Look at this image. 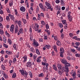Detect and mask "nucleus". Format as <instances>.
Instances as JSON below:
<instances>
[{
	"label": "nucleus",
	"instance_id": "f257e3e1",
	"mask_svg": "<svg viewBox=\"0 0 80 80\" xmlns=\"http://www.w3.org/2000/svg\"><path fill=\"white\" fill-rule=\"evenodd\" d=\"M63 70H64L65 72H66V75L67 76H68V67L65 68V67H63L62 68Z\"/></svg>",
	"mask_w": 80,
	"mask_h": 80
},
{
	"label": "nucleus",
	"instance_id": "f03ea898",
	"mask_svg": "<svg viewBox=\"0 0 80 80\" xmlns=\"http://www.w3.org/2000/svg\"><path fill=\"white\" fill-rule=\"evenodd\" d=\"M32 28L33 29L35 28V31H38V28H39V25L37 23H36L35 27H33V26H32Z\"/></svg>",
	"mask_w": 80,
	"mask_h": 80
},
{
	"label": "nucleus",
	"instance_id": "7ed1b4c3",
	"mask_svg": "<svg viewBox=\"0 0 80 80\" xmlns=\"http://www.w3.org/2000/svg\"><path fill=\"white\" fill-rule=\"evenodd\" d=\"M19 30H18V25L16 24L15 25V29H14V33L17 34V32H18Z\"/></svg>",
	"mask_w": 80,
	"mask_h": 80
},
{
	"label": "nucleus",
	"instance_id": "20e7f679",
	"mask_svg": "<svg viewBox=\"0 0 80 80\" xmlns=\"http://www.w3.org/2000/svg\"><path fill=\"white\" fill-rule=\"evenodd\" d=\"M22 60L23 62H26L27 61V56H25L22 57Z\"/></svg>",
	"mask_w": 80,
	"mask_h": 80
},
{
	"label": "nucleus",
	"instance_id": "39448f33",
	"mask_svg": "<svg viewBox=\"0 0 80 80\" xmlns=\"http://www.w3.org/2000/svg\"><path fill=\"white\" fill-rule=\"evenodd\" d=\"M42 65H43L44 66H46V70H48V63H45L44 62H42Z\"/></svg>",
	"mask_w": 80,
	"mask_h": 80
},
{
	"label": "nucleus",
	"instance_id": "423d86ee",
	"mask_svg": "<svg viewBox=\"0 0 80 80\" xmlns=\"http://www.w3.org/2000/svg\"><path fill=\"white\" fill-rule=\"evenodd\" d=\"M17 24L18 25L19 28H22V22L20 20H19Z\"/></svg>",
	"mask_w": 80,
	"mask_h": 80
},
{
	"label": "nucleus",
	"instance_id": "0eeeda50",
	"mask_svg": "<svg viewBox=\"0 0 80 80\" xmlns=\"http://www.w3.org/2000/svg\"><path fill=\"white\" fill-rule=\"evenodd\" d=\"M32 65V62H28L26 63V66L27 67H30Z\"/></svg>",
	"mask_w": 80,
	"mask_h": 80
},
{
	"label": "nucleus",
	"instance_id": "6e6552de",
	"mask_svg": "<svg viewBox=\"0 0 80 80\" xmlns=\"http://www.w3.org/2000/svg\"><path fill=\"white\" fill-rule=\"evenodd\" d=\"M8 16L10 18H11V19L12 20H15V18H14V17H13V16L10 14H8Z\"/></svg>",
	"mask_w": 80,
	"mask_h": 80
},
{
	"label": "nucleus",
	"instance_id": "1a4fd4ad",
	"mask_svg": "<svg viewBox=\"0 0 80 80\" xmlns=\"http://www.w3.org/2000/svg\"><path fill=\"white\" fill-rule=\"evenodd\" d=\"M32 44L34 47H38L39 45L38 42H34Z\"/></svg>",
	"mask_w": 80,
	"mask_h": 80
},
{
	"label": "nucleus",
	"instance_id": "9d476101",
	"mask_svg": "<svg viewBox=\"0 0 80 80\" xmlns=\"http://www.w3.org/2000/svg\"><path fill=\"white\" fill-rule=\"evenodd\" d=\"M20 10L22 12H25L26 9L24 7H22L20 8Z\"/></svg>",
	"mask_w": 80,
	"mask_h": 80
},
{
	"label": "nucleus",
	"instance_id": "9b49d317",
	"mask_svg": "<svg viewBox=\"0 0 80 80\" xmlns=\"http://www.w3.org/2000/svg\"><path fill=\"white\" fill-rule=\"evenodd\" d=\"M53 48L54 50L55 51V52H57V46L56 45H54L53 46Z\"/></svg>",
	"mask_w": 80,
	"mask_h": 80
},
{
	"label": "nucleus",
	"instance_id": "f8f14e48",
	"mask_svg": "<svg viewBox=\"0 0 80 80\" xmlns=\"http://www.w3.org/2000/svg\"><path fill=\"white\" fill-rule=\"evenodd\" d=\"M61 62L62 63H63L64 64H66V63H67V60H66L65 59H62L61 60Z\"/></svg>",
	"mask_w": 80,
	"mask_h": 80
},
{
	"label": "nucleus",
	"instance_id": "ddd939ff",
	"mask_svg": "<svg viewBox=\"0 0 80 80\" xmlns=\"http://www.w3.org/2000/svg\"><path fill=\"white\" fill-rule=\"evenodd\" d=\"M45 3L46 6H47V7H51V5H50V4L49 3L46 2H45Z\"/></svg>",
	"mask_w": 80,
	"mask_h": 80
},
{
	"label": "nucleus",
	"instance_id": "4468645a",
	"mask_svg": "<svg viewBox=\"0 0 80 80\" xmlns=\"http://www.w3.org/2000/svg\"><path fill=\"white\" fill-rule=\"evenodd\" d=\"M68 17L69 21H70V22H72V16H68Z\"/></svg>",
	"mask_w": 80,
	"mask_h": 80
},
{
	"label": "nucleus",
	"instance_id": "2eb2a0df",
	"mask_svg": "<svg viewBox=\"0 0 80 80\" xmlns=\"http://www.w3.org/2000/svg\"><path fill=\"white\" fill-rule=\"evenodd\" d=\"M53 69L55 70V71H57V66H56V65L53 64Z\"/></svg>",
	"mask_w": 80,
	"mask_h": 80
},
{
	"label": "nucleus",
	"instance_id": "dca6fc26",
	"mask_svg": "<svg viewBox=\"0 0 80 80\" xmlns=\"http://www.w3.org/2000/svg\"><path fill=\"white\" fill-rule=\"evenodd\" d=\"M44 47H45V48H48V49H49L50 48H51V46H50V45H46L44 46Z\"/></svg>",
	"mask_w": 80,
	"mask_h": 80
},
{
	"label": "nucleus",
	"instance_id": "f3484780",
	"mask_svg": "<svg viewBox=\"0 0 80 80\" xmlns=\"http://www.w3.org/2000/svg\"><path fill=\"white\" fill-rule=\"evenodd\" d=\"M76 72L74 71L72 74V77H73V78L74 79L76 77Z\"/></svg>",
	"mask_w": 80,
	"mask_h": 80
},
{
	"label": "nucleus",
	"instance_id": "a211bd4d",
	"mask_svg": "<svg viewBox=\"0 0 80 80\" xmlns=\"http://www.w3.org/2000/svg\"><path fill=\"white\" fill-rule=\"evenodd\" d=\"M60 51L61 52V53H64V49H63V48H60Z\"/></svg>",
	"mask_w": 80,
	"mask_h": 80
},
{
	"label": "nucleus",
	"instance_id": "6ab92c4d",
	"mask_svg": "<svg viewBox=\"0 0 80 80\" xmlns=\"http://www.w3.org/2000/svg\"><path fill=\"white\" fill-rule=\"evenodd\" d=\"M61 5L62 6H64L65 5V2L62 0H61Z\"/></svg>",
	"mask_w": 80,
	"mask_h": 80
},
{
	"label": "nucleus",
	"instance_id": "aec40b11",
	"mask_svg": "<svg viewBox=\"0 0 80 80\" xmlns=\"http://www.w3.org/2000/svg\"><path fill=\"white\" fill-rule=\"evenodd\" d=\"M39 6L41 9H43V6L42 3H40L39 4Z\"/></svg>",
	"mask_w": 80,
	"mask_h": 80
},
{
	"label": "nucleus",
	"instance_id": "412c9836",
	"mask_svg": "<svg viewBox=\"0 0 80 80\" xmlns=\"http://www.w3.org/2000/svg\"><path fill=\"white\" fill-rule=\"evenodd\" d=\"M58 67L59 70H61L62 69V66L60 64H58Z\"/></svg>",
	"mask_w": 80,
	"mask_h": 80
},
{
	"label": "nucleus",
	"instance_id": "4be33fe9",
	"mask_svg": "<svg viewBox=\"0 0 80 80\" xmlns=\"http://www.w3.org/2000/svg\"><path fill=\"white\" fill-rule=\"evenodd\" d=\"M36 52L37 54L38 55H40V52H39V50H38V49H36Z\"/></svg>",
	"mask_w": 80,
	"mask_h": 80
},
{
	"label": "nucleus",
	"instance_id": "5701e85b",
	"mask_svg": "<svg viewBox=\"0 0 80 80\" xmlns=\"http://www.w3.org/2000/svg\"><path fill=\"white\" fill-rule=\"evenodd\" d=\"M71 50L72 52V53H73V52H74V53L75 54L77 53V51H75V50L74 49H71Z\"/></svg>",
	"mask_w": 80,
	"mask_h": 80
},
{
	"label": "nucleus",
	"instance_id": "b1692460",
	"mask_svg": "<svg viewBox=\"0 0 80 80\" xmlns=\"http://www.w3.org/2000/svg\"><path fill=\"white\" fill-rule=\"evenodd\" d=\"M29 73L30 77L31 78H32L33 77V74H32V72H31V71H29Z\"/></svg>",
	"mask_w": 80,
	"mask_h": 80
},
{
	"label": "nucleus",
	"instance_id": "393cba45",
	"mask_svg": "<svg viewBox=\"0 0 80 80\" xmlns=\"http://www.w3.org/2000/svg\"><path fill=\"white\" fill-rule=\"evenodd\" d=\"M37 57V55H36V54H35L33 55V59L34 61H35L36 60Z\"/></svg>",
	"mask_w": 80,
	"mask_h": 80
},
{
	"label": "nucleus",
	"instance_id": "a878e982",
	"mask_svg": "<svg viewBox=\"0 0 80 80\" xmlns=\"http://www.w3.org/2000/svg\"><path fill=\"white\" fill-rule=\"evenodd\" d=\"M19 28V32H21L22 33L23 32V28Z\"/></svg>",
	"mask_w": 80,
	"mask_h": 80
},
{
	"label": "nucleus",
	"instance_id": "bb28decb",
	"mask_svg": "<svg viewBox=\"0 0 80 80\" xmlns=\"http://www.w3.org/2000/svg\"><path fill=\"white\" fill-rule=\"evenodd\" d=\"M22 22H23V23H24V24H25L27 23V21H26L25 19L23 18H22Z\"/></svg>",
	"mask_w": 80,
	"mask_h": 80
},
{
	"label": "nucleus",
	"instance_id": "cd10ccee",
	"mask_svg": "<svg viewBox=\"0 0 80 80\" xmlns=\"http://www.w3.org/2000/svg\"><path fill=\"white\" fill-rule=\"evenodd\" d=\"M45 32H47L48 35L50 34V31H49L47 29H45Z\"/></svg>",
	"mask_w": 80,
	"mask_h": 80
},
{
	"label": "nucleus",
	"instance_id": "c85d7f7f",
	"mask_svg": "<svg viewBox=\"0 0 80 80\" xmlns=\"http://www.w3.org/2000/svg\"><path fill=\"white\" fill-rule=\"evenodd\" d=\"M3 74L4 75V77L5 78H8V75L6 74L5 73V72H3Z\"/></svg>",
	"mask_w": 80,
	"mask_h": 80
},
{
	"label": "nucleus",
	"instance_id": "c756f323",
	"mask_svg": "<svg viewBox=\"0 0 80 80\" xmlns=\"http://www.w3.org/2000/svg\"><path fill=\"white\" fill-rule=\"evenodd\" d=\"M3 41L4 43H5L6 42H7V39H6V38L4 36H3Z\"/></svg>",
	"mask_w": 80,
	"mask_h": 80
},
{
	"label": "nucleus",
	"instance_id": "7c9ffc66",
	"mask_svg": "<svg viewBox=\"0 0 80 80\" xmlns=\"http://www.w3.org/2000/svg\"><path fill=\"white\" fill-rule=\"evenodd\" d=\"M9 16H6V20L8 22V21H10V19L9 18Z\"/></svg>",
	"mask_w": 80,
	"mask_h": 80
},
{
	"label": "nucleus",
	"instance_id": "2f4dec72",
	"mask_svg": "<svg viewBox=\"0 0 80 80\" xmlns=\"http://www.w3.org/2000/svg\"><path fill=\"white\" fill-rule=\"evenodd\" d=\"M42 9L43 11H47L48 10V8L47 7L44 8L43 7V8Z\"/></svg>",
	"mask_w": 80,
	"mask_h": 80
},
{
	"label": "nucleus",
	"instance_id": "473e14b6",
	"mask_svg": "<svg viewBox=\"0 0 80 80\" xmlns=\"http://www.w3.org/2000/svg\"><path fill=\"white\" fill-rule=\"evenodd\" d=\"M67 54L68 56H71L72 55V52H67Z\"/></svg>",
	"mask_w": 80,
	"mask_h": 80
},
{
	"label": "nucleus",
	"instance_id": "72a5a7b5",
	"mask_svg": "<svg viewBox=\"0 0 80 80\" xmlns=\"http://www.w3.org/2000/svg\"><path fill=\"white\" fill-rule=\"evenodd\" d=\"M19 71L21 73V74H22L23 75H24L25 72H24V71L23 70H19Z\"/></svg>",
	"mask_w": 80,
	"mask_h": 80
},
{
	"label": "nucleus",
	"instance_id": "f704fd0d",
	"mask_svg": "<svg viewBox=\"0 0 80 80\" xmlns=\"http://www.w3.org/2000/svg\"><path fill=\"white\" fill-rule=\"evenodd\" d=\"M39 77H42L43 76V73H41L38 75Z\"/></svg>",
	"mask_w": 80,
	"mask_h": 80
},
{
	"label": "nucleus",
	"instance_id": "c9c22d12",
	"mask_svg": "<svg viewBox=\"0 0 80 80\" xmlns=\"http://www.w3.org/2000/svg\"><path fill=\"white\" fill-rule=\"evenodd\" d=\"M13 47L15 49V50H17V45H16L15 44H14L13 45Z\"/></svg>",
	"mask_w": 80,
	"mask_h": 80
},
{
	"label": "nucleus",
	"instance_id": "e433bc0d",
	"mask_svg": "<svg viewBox=\"0 0 80 80\" xmlns=\"http://www.w3.org/2000/svg\"><path fill=\"white\" fill-rule=\"evenodd\" d=\"M2 29H0V33L1 35H3L4 33Z\"/></svg>",
	"mask_w": 80,
	"mask_h": 80
},
{
	"label": "nucleus",
	"instance_id": "4c0bfd02",
	"mask_svg": "<svg viewBox=\"0 0 80 80\" xmlns=\"http://www.w3.org/2000/svg\"><path fill=\"white\" fill-rule=\"evenodd\" d=\"M6 53L7 54H8V55H10L11 54V52L8 51H6Z\"/></svg>",
	"mask_w": 80,
	"mask_h": 80
},
{
	"label": "nucleus",
	"instance_id": "58836bf2",
	"mask_svg": "<svg viewBox=\"0 0 80 80\" xmlns=\"http://www.w3.org/2000/svg\"><path fill=\"white\" fill-rule=\"evenodd\" d=\"M30 40L31 41H32V40H33V35L32 34H30Z\"/></svg>",
	"mask_w": 80,
	"mask_h": 80
},
{
	"label": "nucleus",
	"instance_id": "ea45409f",
	"mask_svg": "<svg viewBox=\"0 0 80 80\" xmlns=\"http://www.w3.org/2000/svg\"><path fill=\"white\" fill-rule=\"evenodd\" d=\"M57 44L58 46H60V41H57Z\"/></svg>",
	"mask_w": 80,
	"mask_h": 80
},
{
	"label": "nucleus",
	"instance_id": "a19ab883",
	"mask_svg": "<svg viewBox=\"0 0 80 80\" xmlns=\"http://www.w3.org/2000/svg\"><path fill=\"white\" fill-rule=\"evenodd\" d=\"M8 43H9V44H12V41L10 39H8Z\"/></svg>",
	"mask_w": 80,
	"mask_h": 80
},
{
	"label": "nucleus",
	"instance_id": "79ce46f5",
	"mask_svg": "<svg viewBox=\"0 0 80 80\" xmlns=\"http://www.w3.org/2000/svg\"><path fill=\"white\" fill-rule=\"evenodd\" d=\"M59 27H60V28H63V25L62 24V23H59Z\"/></svg>",
	"mask_w": 80,
	"mask_h": 80
},
{
	"label": "nucleus",
	"instance_id": "37998d69",
	"mask_svg": "<svg viewBox=\"0 0 80 80\" xmlns=\"http://www.w3.org/2000/svg\"><path fill=\"white\" fill-rule=\"evenodd\" d=\"M62 22L63 24H66L67 23V21H66V20H63Z\"/></svg>",
	"mask_w": 80,
	"mask_h": 80
},
{
	"label": "nucleus",
	"instance_id": "c03bdc74",
	"mask_svg": "<svg viewBox=\"0 0 80 80\" xmlns=\"http://www.w3.org/2000/svg\"><path fill=\"white\" fill-rule=\"evenodd\" d=\"M38 20H40V18H41V16H40V15L39 14H38Z\"/></svg>",
	"mask_w": 80,
	"mask_h": 80
},
{
	"label": "nucleus",
	"instance_id": "a18cd8bd",
	"mask_svg": "<svg viewBox=\"0 0 80 80\" xmlns=\"http://www.w3.org/2000/svg\"><path fill=\"white\" fill-rule=\"evenodd\" d=\"M75 55L76 57H78L79 58L80 57V54H76Z\"/></svg>",
	"mask_w": 80,
	"mask_h": 80
},
{
	"label": "nucleus",
	"instance_id": "49530a36",
	"mask_svg": "<svg viewBox=\"0 0 80 80\" xmlns=\"http://www.w3.org/2000/svg\"><path fill=\"white\" fill-rule=\"evenodd\" d=\"M3 21V19L2 17L0 16V22H2Z\"/></svg>",
	"mask_w": 80,
	"mask_h": 80
},
{
	"label": "nucleus",
	"instance_id": "de8ad7c7",
	"mask_svg": "<svg viewBox=\"0 0 80 80\" xmlns=\"http://www.w3.org/2000/svg\"><path fill=\"white\" fill-rule=\"evenodd\" d=\"M65 65H66L68 66V67H70V64L68 62H67L66 63V64Z\"/></svg>",
	"mask_w": 80,
	"mask_h": 80
},
{
	"label": "nucleus",
	"instance_id": "09e8293b",
	"mask_svg": "<svg viewBox=\"0 0 80 80\" xmlns=\"http://www.w3.org/2000/svg\"><path fill=\"white\" fill-rule=\"evenodd\" d=\"M63 37H64L63 34L62 33L61 34V38H62V39H63Z\"/></svg>",
	"mask_w": 80,
	"mask_h": 80
},
{
	"label": "nucleus",
	"instance_id": "8fccbe9b",
	"mask_svg": "<svg viewBox=\"0 0 80 80\" xmlns=\"http://www.w3.org/2000/svg\"><path fill=\"white\" fill-rule=\"evenodd\" d=\"M7 12L8 13H10V11L9 10V8H7Z\"/></svg>",
	"mask_w": 80,
	"mask_h": 80
},
{
	"label": "nucleus",
	"instance_id": "3c124183",
	"mask_svg": "<svg viewBox=\"0 0 80 80\" xmlns=\"http://www.w3.org/2000/svg\"><path fill=\"white\" fill-rule=\"evenodd\" d=\"M15 12V14L16 15V16H18V12H17V9H14Z\"/></svg>",
	"mask_w": 80,
	"mask_h": 80
},
{
	"label": "nucleus",
	"instance_id": "603ef678",
	"mask_svg": "<svg viewBox=\"0 0 80 80\" xmlns=\"http://www.w3.org/2000/svg\"><path fill=\"white\" fill-rule=\"evenodd\" d=\"M58 73L60 75H62V72H61V71H60L59 70L58 71Z\"/></svg>",
	"mask_w": 80,
	"mask_h": 80
},
{
	"label": "nucleus",
	"instance_id": "864d4df0",
	"mask_svg": "<svg viewBox=\"0 0 80 80\" xmlns=\"http://www.w3.org/2000/svg\"><path fill=\"white\" fill-rule=\"evenodd\" d=\"M3 46H4V47L6 48H8V45H7L5 44V43H3Z\"/></svg>",
	"mask_w": 80,
	"mask_h": 80
},
{
	"label": "nucleus",
	"instance_id": "5fc2aeb1",
	"mask_svg": "<svg viewBox=\"0 0 80 80\" xmlns=\"http://www.w3.org/2000/svg\"><path fill=\"white\" fill-rule=\"evenodd\" d=\"M15 28V26H14V25L12 24L10 28H12L14 29Z\"/></svg>",
	"mask_w": 80,
	"mask_h": 80
},
{
	"label": "nucleus",
	"instance_id": "6e6d98bb",
	"mask_svg": "<svg viewBox=\"0 0 80 80\" xmlns=\"http://www.w3.org/2000/svg\"><path fill=\"white\" fill-rule=\"evenodd\" d=\"M12 78H15L16 77V73H13L12 75Z\"/></svg>",
	"mask_w": 80,
	"mask_h": 80
},
{
	"label": "nucleus",
	"instance_id": "4d7b16f0",
	"mask_svg": "<svg viewBox=\"0 0 80 80\" xmlns=\"http://www.w3.org/2000/svg\"><path fill=\"white\" fill-rule=\"evenodd\" d=\"M37 62H38V63H40V62H41V60H40V59L38 58L37 59Z\"/></svg>",
	"mask_w": 80,
	"mask_h": 80
},
{
	"label": "nucleus",
	"instance_id": "13d9d810",
	"mask_svg": "<svg viewBox=\"0 0 80 80\" xmlns=\"http://www.w3.org/2000/svg\"><path fill=\"white\" fill-rule=\"evenodd\" d=\"M2 69H3V70H5V66H4V65H2Z\"/></svg>",
	"mask_w": 80,
	"mask_h": 80
},
{
	"label": "nucleus",
	"instance_id": "bf43d9fd",
	"mask_svg": "<svg viewBox=\"0 0 80 80\" xmlns=\"http://www.w3.org/2000/svg\"><path fill=\"white\" fill-rule=\"evenodd\" d=\"M9 6L10 7H12L13 5V2H10L9 3Z\"/></svg>",
	"mask_w": 80,
	"mask_h": 80
},
{
	"label": "nucleus",
	"instance_id": "052dcab7",
	"mask_svg": "<svg viewBox=\"0 0 80 80\" xmlns=\"http://www.w3.org/2000/svg\"><path fill=\"white\" fill-rule=\"evenodd\" d=\"M0 28H1L2 29L3 28V25L1 23H0Z\"/></svg>",
	"mask_w": 80,
	"mask_h": 80
},
{
	"label": "nucleus",
	"instance_id": "680f3d73",
	"mask_svg": "<svg viewBox=\"0 0 80 80\" xmlns=\"http://www.w3.org/2000/svg\"><path fill=\"white\" fill-rule=\"evenodd\" d=\"M69 36H70V37H72L73 36V34L72 33H70L69 34Z\"/></svg>",
	"mask_w": 80,
	"mask_h": 80
},
{
	"label": "nucleus",
	"instance_id": "e2e57ef3",
	"mask_svg": "<svg viewBox=\"0 0 80 80\" xmlns=\"http://www.w3.org/2000/svg\"><path fill=\"white\" fill-rule=\"evenodd\" d=\"M41 23L42 25H45V22H44L43 21H42L41 22Z\"/></svg>",
	"mask_w": 80,
	"mask_h": 80
},
{
	"label": "nucleus",
	"instance_id": "0e129e2a",
	"mask_svg": "<svg viewBox=\"0 0 80 80\" xmlns=\"http://www.w3.org/2000/svg\"><path fill=\"white\" fill-rule=\"evenodd\" d=\"M78 38V37L77 36H74L73 37V39H75L76 40H77Z\"/></svg>",
	"mask_w": 80,
	"mask_h": 80
},
{
	"label": "nucleus",
	"instance_id": "69168bd1",
	"mask_svg": "<svg viewBox=\"0 0 80 80\" xmlns=\"http://www.w3.org/2000/svg\"><path fill=\"white\" fill-rule=\"evenodd\" d=\"M71 14V12H68V17H69L70 16V15Z\"/></svg>",
	"mask_w": 80,
	"mask_h": 80
},
{
	"label": "nucleus",
	"instance_id": "338daca9",
	"mask_svg": "<svg viewBox=\"0 0 80 80\" xmlns=\"http://www.w3.org/2000/svg\"><path fill=\"white\" fill-rule=\"evenodd\" d=\"M46 27L47 29H49V26L48 25V24H46Z\"/></svg>",
	"mask_w": 80,
	"mask_h": 80
},
{
	"label": "nucleus",
	"instance_id": "774afa93",
	"mask_svg": "<svg viewBox=\"0 0 80 80\" xmlns=\"http://www.w3.org/2000/svg\"><path fill=\"white\" fill-rule=\"evenodd\" d=\"M75 44L76 46H79L80 45V43L78 42H76Z\"/></svg>",
	"mask_w": 80,
	"mask_h": 80
}]
</instances>
